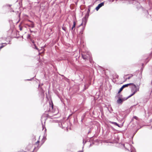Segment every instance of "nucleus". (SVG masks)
Segmentation results:
<instances>
[{"label":"nucleus","mask_w":152,"mask_h":152,"mask_svg":"<svg viewBox=\"0 0 152 152\" xmlns=\"http://www.w3.org/2000/svg\"><path fill=\"white\" fill-rule=\"evenodd\" d=\"M83 148H84V146H83Z\"/></svg>","instance_id":"c756f323"},{"label":"nucleus","mask_w":152,"mask_h":152,"mask_svg":"<svg viewBox=\"0 0 152 152\" xmlns=\"http://www.w3.org/2000/svg\"><path fill=\"white\" fill-rule=\"evenodd\" d=\"M31 42H32V43L33 44V45H34V40H32Z\"/></svg>","instance_id":"6ab92c4d"},{"label":"nucleus","mask_w":152,"mask_h":152,"mask_svg":"<svg viewBox=\"0 0 152 152\" xmlns=\"http://www.w3.org/2000/svg\"><path fill=\"white\" fill-rule=\"evenodd\" d=\"M152 54V53H151V54Z\"/></svg>","instance_id":"7c9ffc66"},{"label":"nucleus","mask_w":152,"mask_h":152,"mask_svg":"<svg viewBox=\"0 0 152 152\" xmlns=\"http://www.w3.org/2000/svg\"><path fill=\"white\" fill-rule=\"evenodd\" d=\"M140 74L141 75H142V72L140 73Z\"/></svg>","instance_id":"bb28decb"},{"label":"nucleus","mask_w":152,"mask_h":152,"mask_svg":"<svg viewBox=\"0 0 152 152\" xmlns=\"http://www.w3.org/2000/svg\"><path fill=\"white\" fill-rule=\"evenodd\" d=\"M71 29L72 31H74L75 30V28H73V27H72L71 28Z\"/></svg>","instance_id":"dca6fc26"},{"label":"nucleus","mask_w":152,"mask_h":152,"mask_svg":"<svg viewBox=\"0 0 152 152\" xmlns=\"http://www.w3.org/2000/svg\"><path fill=\"white\" fill-rule=\"evenodd\" d=\"M30 36V35H28V37H29Z\"/></svg>","instance_id":"c85d7f7f"},{"label":"nucleus","mask_w":152,"mask_h":152,"mask_svg":"<svg viewBox=\"0 0 152 152\" xmlns=\"http://www.w3.org/2000/svg\"><path fill=\"white\" fill-rule=\"evenodd\" d=\"M39 141H38L37 142V143H39Z\"/></svg>","instance_id":"393cba45"},{"label":"nucleus","mask_w":152,"mask_h":152,"mask_svg":"<svg viewBox=\"0 0 152 152\" xmlns=\"http://www.w3.org/2000/svg\"><path fill=\"white\" fill-rule=\"evenodd\" d=\"M82 58L84 59H89L91 60V53L89 52H87L86 53H83L82 54Z\"/></svg>","instance_id":"f03ea898"},{"label":"nucleus","mask_w":152,"mask_h":152,"mask_svg":"<svg viewBox=\"0 0 152 152\" xmlns=\"http://www.w3.org/2000/svg\"><path fill=\"white\" fill-rule=\"evenodd\" d=\"M29 21L31 23L29 25H28V26L29 27H31V28H34V25L33 22L29 20Z\"/></svg>","instance_id":"9d476101"},{"label":"nucleus","mask_w":152,"mask_h":152,"mask_svg":"<svg viewBox=\"0 0 152 152\" xmlns=\"http://www.w3.org/2000/svg\"><path fill=\"white\" fill-rule=\"evenodd\" d=\"M130 76H129L128 77H127L126 79V80L127 79H130L132 76H133V75L132 74H130Z\"/></svg>","instance_id":"f8f14e48"},{"label":"nucleus","mask_w":152,"mask_h":152,"mask_svg":"<svg viewBox=\"0 0 152 152\" xmlns=\"http://www.w3.org/2000/svg\"><path fill=\"white\" fill-rule=\"evenodd\" d=\"M104 2H103L102 3H101L99 4L98 6L95 9L97 10L98 11L100 8L102 7V6H104Z\"/></svg>","instance_id":"39448f33"},{"label":"nucleus","mask_w":152,"mask_h":152,"mask_svg":"<svg viewBox=\"0 0 152 152\" xmlns=\"http://www.w3.org/2000/svg\"><path fill=\"white\" fill-rule=\"evenodd\" d=\"M43 85V84L42 83V84H41V85H40V84H39V87H40V86H42Z\"/></svg>","instance_id":"412c9836"},{"label":"nucleus","mask_w":152,"mask_h":152,"mask_svg":"<svg viewBox=\"0 0 152 152\" xmlns=\"http://www.w3.org/2000/svg\"><path fill=\"white\" fill-rule=\"evenodd\" d=\"M85 88H86V85H85Z\"/></svg>","instance_id":"a878e982"},{"label":"nucleus","mask_w":152,"mask_h":152,"mask_svg":"<svg viewBox=\"0 0 152 152\" xmlns=\"http://www.w3.org/2000/svg\"><path fill=\"white\" fill-rule=\"evenodd\" d=\"M126 98H123L121 99L120 98H119L117 100V102L118 104L122 103L123 101L126 100Z\"/></svg>","instance_id":"0eeeda50"},{"label":"nucleus","mask_w":152,"mask_h":152,"mask_svg":"<svg viewBox=\"0 0 152 152\" xmlns=\"http://www.w3.org/2000/svg\"><path fill=\"white\" fill-rule=\"evenodd\" d=\"M62 29L64 30L65 31H66V28L65 27H63L62 28Z\"/></svg>","instance_id":"4468645a"},{"label":"nucleus","mask_w":152,"mask_h":152,"mask_svg":"<svg viewBox=\"0 0 152 152\" xmlns=\"http://www.w3.org/2000/svg\"><path fill=\"white\" fill-rule=\"evenodd\" d=\"M5 6H9V7H10L11 6V5H10V4H6L5 5Z\"/></svg>","instance_id":"a211bd4d"},{"label":"nucleus","mask_w":152,"mask_h":152,"mask_svg":"<svg viewBox=\"0 0 152 152\" xmlns=\"http://www.w3.org/2000/svg\"><path fill=\"white\" fill-rule=\"evenodd\" d=\"M109 123L110 124H113L115 125L118 126V127H121L123 126V124H122L121 125H119L117 123L115 122H114L111 121H109Z\"/></svg>","instance_id":"423d86ee"},{"label":"nucleus","mask_w":152,"mask_h":152,"mask_svg":"<svg viewBox=\"0 0 152 152\" xmlns=\"http://www.w3.org/2000/svg\"><path fill=\"white\" fill-rule=\"evenodd\" d=\"M33 48L35 49H36L37 50H38L39 51V49L37 47L35 44H34L33 45Z\"/></svg>","instance_id":"9b49d317"},{"label":"nucleus","mask_w":152,"mask_h":152,"mask_svg":"<svg viewBox=\"0 0 152 152\" xmlns=\"http://www.w3.org/2000/svg\"><path fill=\"white\" fill-rule=\"evenodd\" d=\"M91 6V5H90L89 6V8L88 9V10L87 12V13L85 17L84 18H86V19H87V18H88V16H89L88 12H90V7Z\"/></svg>","instance_id":"1a4fd4ad"},{"label":"nucleus","mask_w":152,"mask_h":152,"mask_svg":"<svg viewBox=\"0 0 152 152\" xmlns=\"http://www.w3.org/2000/svg\"><path fill=\"white\" fill-rule=\"evenodd\" d=\"M42 129L43 130L44 128L45 127V126L43 125H42Z\"/></svg>","instance_id":"aec40b11"},{"label":"nucleus","mask_w":152,"mask_h":152,"mask_svg":"<svg viewBox=\"0 0 152 152\" xmlns=\"http://www.w3.org/2000/svg\"><path fill=\"white\" fill-rule=\"evenodd\" d=\"M27 80H31V79H27Z\"/></svg>","instance_id":"b1692460"},{"label":"nucleus","mask_w":152,"mask_h":152,"mask_svg":"<svg viewBox=\"0 0 152 152\" xmlns=\"http://www.w3.org/2000/svg\"><path fill=\"white\" fill-rule=\"evenodd\" d=\"M20 29L21 31L22 30V28H20Z\"/></svg>","instance_id":"5701e85b"},{"label":"nucleus","mask_w":152,"mask_h":152,"mask_svg":"<svg viewBox=\"0 0 152 152\" xmlns=\"http://www.w3.org/2000/svg\"><path fill=\"white\" fill-rule=\"evenodd\" d=\"M83 25V24H82V23L81 24L80 26H81L82 25Z\"/></svg>","instance_id":"cd10ccee"},{"label":"nucleus","mask_w":152,"mask_h":152,"mask_svg":"<svg viewBox=\"0 0 152 152\" xmlns=\"http://www.w3.org/2000/svg\"><path fill=\"white\" fill-rule=\"evenodd\" d=\"M133 118L135 119H136V120H137L138 119V118L137 117V116H134L133 117Z\"/></svg>","instance_id":"2eb2a0df"},{"label":"nucleus","mask_w":152,"mask_h":152,"mask_svg":"<svg viewBox=\"0 0 152 152\" xmlns=\"http://www.w3.org/2000/svg\"><path fill=\"white\" fill-rule=\"evenodd\" d=\"M77 152H83V151L82 150V151H78Z\"/></svg>","instance_id":"4be33fe9"},{"label":"nucleus","mask_w":152,"mask_h":152,"mask_svg":"<svg viewBox=\"0 0 152 152\" xmlns=\"http://www.w3.org/2000/svg\"><path fill=\"white\" fill-rule=\"evenodd\" d=\"M86 141H85V142H84V140L83 139V146L86 143Z\"/></svg>","instance_id":"f3484780"},{"label":"nucleus","mask_w":152,"mask_h":152,"mask_svg":"<svg viewBox=\"0 0 152 152\" xmlns=\"http://www.w3.org/2000/svg\"><path fill=\"white\" fill-rule=\"evenodd\" d=\"M124 146L126 149L128 151H129V149L131 150V152H136L134 150V148H131V146L129 144L126 143L124 144Z\"/></svg>","instance_id":"7ed1b4c3"},{"label":"nucleus","mask_w":152,"mask_h":152,"mask_svg":"<svg viewBox=\"0 0 152 152\" xmlns=\"http://www.w3.org/2000/svg\"><path fill=\"white\" fill-rule=\"evenodd\" d=\"M87 20L86 18H83L82 19V24H83L85 26L86 25Z\"/></svg>","instance_id":"6e6552de"},{"label":"nucleus","mask_w":152,"mask_h":152,"mask_svg":"<svg viewBox=\"0 0 152 152\" xmlns=\"http://www.w3.org/2000/svg\"><path fill=\"white\" fill-rule=\"evenodd\" d=\"M76 24V23L75 22V21H74L73 22V24L72 26V27H73V28H75V27Z\"/></svg>","instance_id":"ddd939ff"},{"label":"nucleus","mask_w":152,"mask_h":152,"mask_svg":"<svg viewBox=\"0 0 152 152\" xmlns=\"http://www.w3.org/2000/svg\"><path fill=\"white\" fill-rule=\"evenodd\" d=\"M131 83L132 84L131 85H133L131 89V91L132 92V93L127 97L126 99H127L129 98L130 97L134 94L137 91H139V87L138 86H137L134 83Z\"/></svg>","instance_id":"f257e3e1"},{"label":"nucleus","mask_w":152,"mask_h":152,"mask_svg":"<svg viewBox=\"0 0 152 152\" xmlns=\"http://www.w3.org/2000/svg\"><path fill=\"white\" fill-rule=\"evenodd\" d=\"M132 84V83H128L123 85L120 89L118 91V93H119L124 88L128 87L129 86L131 85Z\"/></svg>","instance_id":"20e7f679"}]
</instances>
